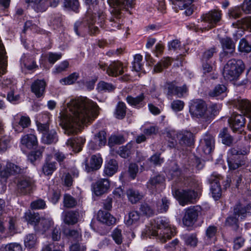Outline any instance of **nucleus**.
I'll return each mask as SVG.
<instances>
[{
	"mask_svg": "<svg viewBox=\"0 0 251 251\" xmlns=\"http://www.w3.org/2000/svg\"><path fill=\"white\" fill-rule=\"evenodd\" d=\"M114 88L115 87L112 84L104 81L100 82L97 86V89L99 91H110L114 90Z\"/></svg>",
	"mask_w": 251,
	"mask_h": 251,
	"instance_id": "nucleus-56",
	"label": "nucleus"
},
{
	"mask_svg": "<svg viewBox=\"0 0 251 251\" xmlns=\"http://www.w3.org/2000/svg\"><path fill=\"white\" fill-rule=\"evenodd\" d=\"M24 219L28 224L34 226L36 231L43 234L46 233L53 224L50 217L41 218L38 213H32L30 211L25 213Z\"/></svg>",
	"mask_w": 251,
	"mask_h": 251,
	"instance_id": "nucleus-3",
	"label": "nucleus"
},
{
	"mask_svg": "<svg viewBox=\"0 0 251 251\" xmlns=\"http://www.w3.org/2000/svg\"><path fill=\"white\" fill-rule=\"evenodd\" d=\"M164 181V176L161 175L156 176L152 177L147 183V187L151 191H153L154 190L157 189L162 186Z\"/></svg>",
	"mask_w": 251,
	"mask_h": 251,
	"instance_id": "nucleus-32",
	"label": "nucleus"
},
{
	"mask_svg": "<svg viewBox=\"0 0 251 251\" xmlns=\"http://www.w3.org/2000/svg\"><path fill=\"white\" fill-rule=\"evenodd\" d=\"M94 140L96 143L98 144L101 148L104 146L106 143V133L104 131H100L95 135Z\"/></svg>",
	"mask_w": 251,
	"mask_h": 251,
	"instance_id": "nucleus-46",
	"label": "nucleus"
},
{
	"mask_svg": "<svg viewBox=\"0 0 251 251\" xmlns=\"http://www.w3.org/2000/svg\"><path fill=\"white\" fill-rule=\"evenodd\" d=\"M232 25L235 26V27H237L239 29L235 34L236 37H241L243 34V30L248 28L251 29V18L250 17H246L241 21H238L237 24H233Z\"/></svg>",
	"mask_w": 251,
	"mask_h": 251,
	"instance_id": "nucleus-24",
	"label": "nucleus"
},
{
	"mask_svg": "<svg viewBox=\"0 0 251 251\" xmlns=\"http://www.w3.org/2000/svg\"><path fill=\"white\" fill-rule=\"evenodd\" d=\"M181 238L184 240L185 243L190 246L195 247L198 243V239L194 234H184L181 235Z\"/></svg>",
	"mask_w": 251,
	"mask_h": 251,
	"instance_id": "nucleus-40",
	"label": "nucleus"
},
{
	"mask_svg": "<svg viewBox=\"0 0 251 251\" xmlns=\"http://www.w3.org/2000/svg\"><path fill=\"white\" fill-rule=\"evenodd\" d=\"M139 219V213L137 211H132L129 213L127 217H126L125 222L128 226L136 225L138 223Z\"/></svg>",
	"mask_w": 251,
	"mask_h": 251,
	"instance_id": "nucleus-36",
	"label": "nucleus"
},
{
	"mask_svg": "<svg viewBox=\"0 0 251 251\" xmlns=\"http://www.w3.org/2000/svg\"><path fill=\"white\" fill-rule=\"evenodd\" d=\"M68 66L69 62L66 60L63 61L55 66L52 72L54 74L60 73L65 71Z\"/></svg>",
	"mask_w": 251,
	"mask_h": 251,
	"instance_id": "nucleus-58",
	"label": "nucleus"
},
{
	"mask_svg": "<svg viewBox=\"0 0 251 251\" xmlns=\"http://www.w3.org/2000/svg\"><path fill=\"white\" fill-rule=\"evenodd\" d=\"M201 211V207L199 205L190 206L186 209L182 219L183 224L187 226H192L196 222Z\"/></svg>",
	"mask_w": 251,
	"mask_h": 251,
	"instance_id": "nucleus-10",
	"label": "nucleus"
},
{
	"mask_svg": "<svg viewBox=\"0 0 251 251\" xmlns=\"http://www.w3.org/2000/svg\"><path fill=\"white\" fill-rule=\"evenodd\" d=\"M64 3L66 7L69 8L74 11L77 8L79 5L77 0H64Z\"/></svg>",
	"mask_w": 251,
	"mask_h": 251,
	"instance_id": "nucleus-63",
	"label": "nucleus"
},
{
	"mask_svg": "<svg viewBox=\"0 0 251 251\" xmlns=\"http://www.w3.org/2000/svg\"><path fill=\"white\" fill-rule=\"evenodd\" d=\"M97 219L100 222L107 225H112L115 223L116 219L109 212L102 210H99Z\"/></svg>",
	"mask_w": 251,
	"mask_h": 251,
	"instance_id": "nucleus-31",
	"label": "nucleus"
},
{
	"mask_svg": "<svg viewBox=\"0 0 251 251\" xmlns=\"http://www.w3.org/2000/svg\"><path fill=\"white\" fill-rule=\"evenodd\" d=\"M220 43L223 50V52L221 54V57L231 54L234 52L235 44L230 38H223L220 40Z\"/></svg>",
	"mask_w": 251,
	"mask_h": 251,
	"instance_id": "nucleus-19",
	"label": "nucleus"
},
{
	"mask_svg": "<svg viewBox=\"0 0 251 251\" xmlns=\"http://www.w3.org/2000/svg\"><path fill=\"white\" fill-rule=\"evenodd\" d=\"M47 153L51 154L52 158L55 156L56 160L58 162L63 161L65 158V155L59 151L55 150L54 148H50L48 149Z\"/></svg>",
	"mask_w": 251,
	"mask_h": 251,
	"instance_id": "nucleus-48",
	"label": "nucleus"
},
{
	"mask_svg": "<svg viewBox=\"0 0 251 251\" xmlns=\"http://www.w3.org/2000/svg\"><path fill=\"white\" fill-rule=\"evenodd\" d=\"M85 142V139L83 137H79L76 139H69L66 142L67 146L74 152H79L81 150L82 146Z\"/></svg>",
	"mask_w": 251,
	"mask_h": 251,
	"instance_id": "nucleus-30",
	"label": "nucleus"
},
{
	"mask_svg": "<svg viewBox=\"0 0 251 251\" xmlns=\"http://www.w3.org/2000/svg\"><path fill=\"white\" fill-rule=\"evenodd\" d=\"M18 117L17 115L15 117V122L13 126L15 131L20 132L23 128L27 127L30 125V119L27 116H21L19 118Z\"/></svg>",
	"mask_w": 251,
	"mask_h": 251,
	"instance_id": "nucleus-21",
	"label": "nucleus"
},
{
	"mask_svg": "<svg viewBox=\"0 0 251 251\" xmlns=\"http://www.w3.org/2000/svg\"><path fill=\"white\" fill-rule=\"evenodd\" d=\"M64 221L67 224H75L77 222L78 214L76 212L69 211L64 213Z\"/></svg>",
	"mask_w": 251,
	"mask_h": 251,
	"instance_id": "nucleus-38",
	"label": "nucleus"
},
{
	"mask_svg": "<svg viewBox=\"0 0 251 251\" xmlns=\"http://www.w3.org/2000/svg\"><path fill=\"white\" fill-rule=\"evenodd\" d=\"M36 125L38 131L42 132V134H43L44 133H47L50 131L49 130V126L48 123L37 122Z\"/></svg>",
	"mask_w": 251,
	"mask_h": 251,
	"instance_id": "nucleus-64",
	"label": "nucleus"
},
{
	"mask_svg": "<svg viewBox=\"0 0 251 251\" xmlns=\"http://www.w3.org/2000/svg\"><path fill=\"white\" fill-rule=\"evenodd\" d=\"M52 156L49 153H47L45 162L42 167V172L45 175L51 176L56 170V163L52 162Z\"/></svg>",
	"mask_w": 251,
	"mask_h": 251,
	"instance_id": "nucleus-23",
	"label": "nucleus"
},
{
	"mask_svg": "<svg viewBox=\"0 0 251 251\" xmlns=\"http://www.w3.org/2000/svg\"><path fill=\"white\" fill-rule=\"evenodd\" d=\"M173 5L176 6V8L180 9L186 8L188 5L192 3L190 0H171Z\"/></svg>",
	"mask_w": 251,
	"mask_h": 251,
	"instance_id": "nucleus-51",
	"label": "nucleus"
},
{
	"mask_svg": "<svg viewBox=\"0 0 251 251\" xmlns=\"http://www.w3.org/2000/svg\"><path fill=\"white\" fill-rule=\"evenodd\" d=\"M170 64L171 60L169 57L164 58L154 67V71L157 73L160 72Z\"/></svg>",
	"mask_w": 251,
	"mask_h": 251,
	"instance_id": "nucleus-50",
	"label": "nucleus"
},
{
	"mask_svg": "<svg viewBox=\"0 0 251 251\" xmlns=\"http://www.w3.org/2000/svg\"><path fill=\"white\" fill-rule=\"evenodd\" d=\"M78 77L79 74L78 73H73L67 77L60 79L59 82L63 85H71L76 81Z\"/></svg>",
	"mask_w": 251,
	"mask_h": 251,
	"instance_id": "nucleus-39",
	"label": "nucleus"
},
{
	"mask_svg": "<svg viewBox=\"0 0 251 251\" xmlns=\"http://www.w3.org/2000/svg\"><path fill=\"white\" fill-rule=\"evenodd\" d=\"M176 233L175 227L170 224L165 217L157 218L146 226L142 232L141 237H156L162 242H165Z\"/></svg>",
	"mask_w": 251,
	"mask_h": 251,
	"instance_id": "nucleus-2",
	"label": "nucleus"
},
{
	"mask_svg": "<svg viewBox=\"0 0 251 251\" xmlns=\"http://www.w3.org/2000/svg\"><path fill=\"white\" fill-rule=\"evenodd\" d=\"M210 95L217 97V99H222L226 96V87L224 85H218L210 93Z\"/></svg>",
	"mask_w": 251,
	"mask_h": 251,
	"instance_id": "nucleus-35",
	"label": "nucleus"
},
{
	"mask_svg": "<svg viewBox=\"0 0 251 251\" xmlns=\"http://www.w3.org/2000/svg\"><path fill=\"white\" fill-rule=\"evenodd\" d=\"M131 144V143H129L126 146L120 147L117 153L123 158L128 157L132 152Z\"/></svg>",
	"mask_w": 251,
	"mask_h": 251,
	"instance_id": "nucleus-41",
	"label": "nucleus"
},
{
	"mask_svg": "<svg viewBox=\"0 0 251 251\" xmlns=\"http://www.w3.org/2000/svg\"><path fill=\"white\" fill-rule=\"evenodd\" d=\"M172 193L174 197L182 206L192 203L197 195L194 191L190 189H176L173 190Z\"/></svg>",
	"mask_w": 251,
	"mask_h": 251,
	"instance_id": "nucleus-8",
	"label": "nucleus"
},
{
	"mask_svg": "<svg viewBox=\"0 0 251 251\" xmlns=\"http://www.w3.org/2000/svg\"><path fill=\"white\" fill-rule=\"evenodd\" d=\"M126 113V106L125 103L119 102L116 108L115 116L117 118L122 119L123 118Z\"/></svg>",
	"mask_w": 251,
	"mask_h": 251,
	"instance_id": "nucleus-44",
	"label": "nucleus"
},
{
	"mask_svg": "<svg viewBox=\"0 0 251 251\" xmlns=\"http://www.w3.org/2000/svg\"><path fill=\"white\" fill-rule=\"evenodd\" d=\"M64 205L68 208L73 207L76 204V201L71 196L66 194L64 197Z\"/></svg>",
	"mask_w": 251,
	"mask_h": 251,
	"instance_id": "nucleus-53",
	"label": "nucleus"
},
{
	"mask_svg": "<svg viewBox=\"0 0 251 251\" xmlns=\"http://www.w3.org/2000/svg\"><path fill=\"white\" fill-rule=\"evenodd\" d=\"M184 102L180 100H174L171 103V107L176 112L180 111L183 109Z\"/></svg>",
	"mask_w": 251,
	"mask_h": 251,
	"instance_id": "nucleus-61",
	"label": "nucleus"
},
{
	"mask_svg": "<svg viewBox=\"0 0 251 251\" xmlns=\"http://www.w3.org/2000/svg\"><path fill=\"white\" fill-rule=\"evenodd\" d=\"M170 204V202L167 198H163L161 201L157 204V210L159 212L163 213L167 211Z\"/></svg>",
	"mask_w": 251,
	"mask_h": 251,
	"instance_id": "nucleus-47",
	"label": "nucleus"
},
{
	"mask_svg": "<svg viewBox=\"0 0 251 251\" xmlns=\"http://www.w3.org/2000/svg\"><path fill=\"white\" fill-rule=\"evenodd\" d=\"M4 165L3 161H0V181H4L6 178L11 175H14L20 173L21 169L18 166L8 162L6 167L2 168Z\"/></svg>",
	"mask_w": 251,
	"mask_h": 251,
	"instance_id": "nucleus-12",
	"label": "nucleus"
},
{
	"mask_svg": "<svg viewBox=\"0 0 251 251\" xmlns=\"http://www.w3.org/2000/svg\"><path fill=\"white\" fill-rule=\"evenodd\" d=\"M132 1V0H107V2L112 9L111 12L115 15L116 20L121 9L126 5L131 6Z\"/></svg>",
	"mask_w": 251,
	"mask_h": 251,
	"instance_id": "nucleus-15",
	"label": "nucleus"
},
{
	"mask_svg": "<svg viewBox=\"0 0 251 251\" xmlns=\"http://www.w3.org/2000/svg\"><path fill=\"white\" fill-rule=\"evenodd\" d=\"M102 164V159L100 154L93 155L89 161L85 162V170L87 172L99 169Z\"/></svg>",
	"mask_w": 251,
	"mask_h": 251,
	"instance_id": "nucleus-16",
	"label": "nucleus"
},
{
	"mask_svg": "<svg viewBox=\"0 0 251 251\" xmlns=\"http://www.w3.org/2000/svg\"><path fill=\"white\" fill-rule=\"evenodd\" d=\"M238 50L240 52H249L251 51V45L249 44L245 39H242L239 42Z\"/></svg>",
	"mask_w": 251,
	"mask_h": 251,
	"instance_id": "nucleus-54",
	"label": "nucleus"
},
{
	"mask_svg": "<svg viewBox=\"0 0 251 251\" xmlns=\"http://www.w3.org/2000/svg\"><path fill=\"white\" fill-rule=\"evenodd\" d=\"M25 246L29 249L34 248L38 244L37 237L33 234H29L24 239Z\"/></svg>",
	"mask_w": 251,
	"mask_h": 251,
	"instance_id": "nucleus-37",
	"label": "nucleus"
},
{
	"mask_svg": "<svg viewBox=\"0 0 251 251\" xmlns=\"http://www.w3.org/2000/svg\"><path fill=\"white\" fill-rule=\"evenodd\" d=\"M118 168L117 161L115 160L110 159L106 163L103 172L106 176H111L117 172Z\"/></svg>",
	"mask_w": 251,
	"mask_h": 251,
	"instance_id": "nucleus-33",
	"label": "nucleus"
},
{
	"mask_svg": "<svg viewBox=\"0 0 251 251\" xmlns=\"http://www.w3.org/2000/svg\"><path fill=\"white\" fill-rule=\"evenodd\" d=\"M245 118L240 114H233L228 120L230 127L233 131L240 129L245 125Z\"/></svg>",
	"mask_w": 251,
	"mask_h": 251,
	"instance_id": "nucleus-20",
	"label": "nucleus"
},
{
	"mask_svg": "<svg viewBox=\"0 0 251 251\" xmlns=\"http://www.w3.org/2000/svg\"><path fill=\"white\" fill-rule=\"evenodd\" d=\"M169 90L171 92L177 96L178 97H181L186 95L187 93V88L186 85H183L182 87L175 86L172 88L169 87Z\"/></svg>",
	"mask_w": 251,
	"mask_h": 251,
	"instance_id": "nucleus-42",
	"label": "nucleus"
},
{
	"mask_svg": "<svg viewBox=\"0 0 251 251\" xmlns=\"http://www.w3.org/2000/svg\"><path fill=\"white\" fill-rule=\"evenodd\" d=\"M106 72L109 75L116 76L122 75L123 72V67L119 61L112 62L107 68Z\"/></svg>",
	"mask_w": 251,
	"mask_h": 251,
	"instance_id": "nucleus-29",
	"label": "nucleus"
},
{
	"mask_svg": "<svg viewBox=\"0 0 251 251\" xmlns=\"http://www.w3.org/2000/svg\"><path fill=\"white\" fill-rule=\"evenodd\" d=\"M60 196V192L58 190L51 191L49 195L48 198L49 200L53 203L55 204L59 200Z\"/></svg>",
	"mask_w": 251,
	"mask_h": 251,
	"instance_id": "nucleus-60",
	"label": "nucleus"
},
{
	"mask_svg": "<svg viewBox=\"0 0 251 251\" xmlns=\"http://www.w3.org/2000/svg\"><path fill=\"white\" fill-rule=\"evenodd\" d=\"M46 83L44 80H37L31 86V91L37 98L43 96Z\"/></svg>",
	"mask_w": 251,
	"mask_h": 251,
	"instance_id": "nucleus-25",
	"label": "nucleus"
},
{
	"mask_svg": "<svg viewBox=\"0 0 251 251\" xmlns=\"http://www.w3.org/2000/svg\"><path fill=\"white\" fill-rule=\"evenodd\" d=\"M56 133L54 129H51L47 133H44L42 136V141L45 144H51L57 141Z\"/></svg>",
	"mask_w": 251,
	"mask_h": 251,
	"instance_id": "nucleus-34",
	"label": "nucleus"
},
{
	"mask_svg": "<svg viewBox=\"0 0 251 251\" xmlns=\"http://www.w3.org/2000/svg\"><path fill=\"white\" fill-rule=\"evenodd\" d=\"M127 196L129 201L132 203H136L141 199L142 197L138 191L132 189H129L127 191Z\"/></svg>",
	"mask_w": 251,
	"mask_h": 251,
	"instance_id": "nucleus-45",
	"label": "nucleus"
},
{
	"mask_svg": "<svg viewBox=\"0 0 251 251\" xmlns=\"http://www.w3.org/2000/svg\"><path fill=\"white\" fill-rule=\"evenodd\" d=\"M112 237L115 243L117 244H121L123 241L121 230L116 228L114 230L112 234Z\"/></svg>",
	"mask_w": 251,
	"mask_h": 251,
	"instance_id": "nucleus-59",
	"label": "nucleus"
},
{
	"mask_svg": "<svg viewBox=\"0 0 251 251\" xmlns=\"http://www.w3.org/2000/svg\"><path fill=\"white\" fill-rule=\"evenodd\" d=\"M214 139L210 135H205L203 140L201 141L200 147L204 153L208 154L211 153L214 148Z\"/></svg>",
	"mask_w": 251,
	"mask_h": 251,
	"instance_id": "nucleus-22",
	"label": "nucleus"
},
{
	"mask_svg": "<svg viewBox=\"0 0 251 251\" xmlns=\"http://www.w3.org/2000/svg\"><path fill=\"white\" fill-rule=\"evenodd\" d=\"M22 149L24 148L31 149L37 145V139L34 135V131L31 130L29 133L22 136L21 139Z\"/></svg>",
	"mask_w": 251,
	"mask_h": 251,
	"instance_id": "nucleus-17",
	"label": "nucleus"
},
{
	"mask_svg": "<svg viewBox=\"0 0 251 251\" xmlns=\"http://www.w3.org/2000/svg\"><path fill=\"white\" fill-rule=\"evenodd\" d=\"M33 181L29 177L23 178L18 183V188L21 193L26 194L29 193L32 187Z\"/></svg>",
	"mask_w": 251,
	"mask_h": 251,
	"instance_id": "nucleus-28",
	"label": "nucleus"
},
{
	"mask_svg": "<svg viewBox=\"0 0 251 251\" xmlns=\"http://www.w3.org/2000/svg\"><path fill=\"white\" fill-rule=\"evenodd\" d=\"M243 64L241 60L231 59L224 66L223 75L226 81L237 80L243 71Z\"/></svg>",
	"mask_w": 251,
	"mask_h": 251,
	"instance_id": "nucleus-5",
	"label": "nucleus"
},
{
	"mask_svg": "<svg viewBox=\"0 0 251 251\" xmlns=\"http://www.w3.org/2000/svg\"><path fill=\"white\" fill-rule=\"evenodd\" d=\"M219 138L222 142L226 145H230L232 142V138L227 133L226 128H224L219 134Z\"/></svg>",
	"mask_w": 251,
	"mask_h": 251,
	"instance_id": "nucleus-43",
	"label": "nucleus"
},
{
	"mask_svg": "<svg viewBox=\"0 0 251 251\" xmlns=\"http://www.w3.org/2000/svg\"><path fill=\"white\" fill-rule=\"evenodd\" d=\"M221 109V106L220 104H213L209 108H208L210 115L209 120L213 118V116L217 115Z\"/></svg>",
	"mask_w": 251,
	"mask_h": 251,
	"instance_id": "nucleus-62",
	"label": "nucleus"
},
{
	"mask_svg": "<svg viewBox=\"0 0 251 251\" xmlns=\"http://www.w3.org/2000/svg\"><path fill=\"white\" fill-rule=\"evenodd\" d=\"M251 213V204H248L246 206L241 204H238L234 208L233 215L234 217L229 216L226 220V225L233 226L234 228L238 227V219L237 216L240 219H243Z\"/></svg>",
	"mask_w": 251,
	"mask_h": 251,
	"instance_id": "nucleus-6",
	"label": "nucleus"
},
{
	"mask_svg": "<svg viewBox=\"0 0 251 251\" xmlns=\"http://www.w3.org/2000/svg\"><path fill=\"white\" fill-rule=\"evenodd\" d=\"M175 136L180 144H184L188 146L191 145L193 143V134L191 132L187 130L182 131L177 133L172 131L168 134V142L167 145L170 148L174 147L176 142Z\"/></svg>",
	"mask_w": 251,
	"mask_h": 251,
	"instance_id": "nucleus-7",
	"label": "nucleus"
},
{
	"mask_svg": "<svg viewBox=\"0 0 251 251\" xmlns=\"http://www.w3.org/2000/svg\"><path fill=\"white\" fill-rule=\"evenodd\" d=\"M222 13L220 10L214 9L209 11L202 17L203 22L207 24V27L203 28H207L208 29L215 26L220 21Z\"/></svg>",
	"mask_w": 251,
	"mask_h": 251,
	"instance_id": "nucleus-13",
	"label": "nucleus"
},
{
	"mask_svg": "<svg viewBox=\"0 0 251 251\" xmlns=\"http://www.w3.org/2000/svg\"><path fill=\"white\" fill-rule=\"evenodd\" d=\"M125 142V140L122 135H112L109 139L108 144L110 147L114 144H120Z\"/></svg>",
	"mask_w": 251,
	"mask_h": 251,
	"instance_id": "nucleus-55",
	"label": "nucleus"
},
{
	"mask_svg": "<svg viewBox=\"0 0 251 251\" xmlns=\"http://www.w3.org/2000/svg\"><path fill=\"white\" fill-rule=\"evenodd\" d=\"M189 112L193 118L205 122L209 120V111L206 103L202 100H191L189 102Z\"/></svg>",
	"mask_w": 251,
	"mask_h": 251,
	"instance_id": "nucleus-4",
	"label": "nucleus"
},
{
	"mask_svg": "<svg viewBox=\"0 0 251 251\" xmlns=\"http://www.w3.org/2000/svg\"><path fill=\"white\" fill-rule=\"evenodd\" d=\"M232 104L249 118L250 121L248 127L251 130V102L248 100L240 99L237 100H233Z\"/></svg>",
	"mask_w": 251,
	"mask_h": 251,
	"instance_id": "nucleus-11",
	"label": "nucleus"
},
{
	"mask_svg": "<svg viewBox=\"0 0 251 251\" xmlns=\"http://www.w3.org/2000/svg\"><path fill=\"white\" fill-rule=\"evenodd\" d=\"M21 62L22 66H24L28 70H32L36 66L34 61L29 59L25 55L22 56Z\"/></svg>",
	"mask_w": 251,
	"mask_h": 251,
	"instance_id": "nucleus-52",
	"label": "nucleus"
},
{
	"mask_svg": "<svg viewBox=\"0 0 251 251\" xmlns=\"http://www.w3.org/2000/svg\"><path fill=\"white\" fill-rule=\"evenodd\" d=\"M60 113V125L68 135L76 133L77 126L86 125L98 115L97 104L86 97L72 99Z\"/></svg>",
	"mask_w": 251,
	"mask_h": 251,
	"instance_id": "nucleus-1",
	"label": "nucleus"
},
{
	"mask_svg": "<svg viewBox=\"0 0 251 251\" xmlns=\"http://www.w3.org/2000/svg\"><path fill=\"white\" fill-rule=\"evenodd\" d=\"M237 159V156H233L231 159L228 157L227 162L229 169L235 170L241 165V163L239 162Z\"/></svg>",
	"mask_w": 251,
	"mask_h": 251,
	"instance_id": "nucleus-57",
	"label": "nucleus"
},
{
	"mask_svg": "<svg viewBox=\"0 0 251 251\" xmlns=\"http://www.w3.org/2000/svg\"><path fill=\"white\" fill-rule=\"evenodd\" d=\"M105 15L102 9H99L97 5L94 8V11L91 17V23L89 24V29L92 34L96 33L99 30L98 27L93 25V24L97 23L100 26H102L105 20Z\"/></svg>",
	"mask_w": 251,
	"mask_h": 251,
	"instance_id": "nucleus-9",
	"label": "nucleus"
},
{
	"mask_svg": "<svg viewBox=\"0 0 251 251\" xmlns=\"http://www.w3.org/2000/svg\"><path fill=\"white\" fill-rule=\"evenodd\" d=\"M58 2L59 0H38L35 11L37 12L45 11L50 5L54 7L58 5Z\"/></svg>",
	"mask_w": 251,
	"mask_h": 251,
	"instance_id": "nucleus-27",
	"label": "nucleus"
},
{
	"mask_svg": "<svg viewBox=\"0 0 251 251\" xmlns=\"http://www.w3.org/2000/svg\"><path fill=\"white\" fill-rule=\"evenodd\" d=\"M5 251H23L22 247L20 244L17 243H11L1 247Z\"/></svg>",
	"mask_w": 251,
	"mask_h": 251,
	"instance_id": "nucleus-49",
	"label": "nucleus"
},
{
	"mask_svg": "<svg viewBox=\"0 0 251 251\" xmlns=\"http://www.w3.org/2000/svg\"><path fill=\"white\" fill-rule=\"evenodd\" d=\"M126 101L131 106L137 108L142 107L146 104V98L143 94L136 97L128 96Z\"/></svg>",
	"mask_w": 251,
	"mask_h": 251,
	"instance_id": "nucleus-26",
	"label": "nucleus"
},
{
	"mask_svg": "<svg viewBox=\"0 0 251 251\" xmlns=\"http://www.w3.org/2000/svg\"><path fill=\"white\" fill-rule=\"evenodd\" d=\"M110 187L108 179H100L93 186V191L97 196H100L107 192Z\"/></svg>",
	"mask_w": 251,
	"mask_h": 251,
	"instance_id": "nucleus-18",
	"label": "nucleus"
},
{
	"mask_svg": "<svg viewBox=\"0 0 251 251\" xmlns=\"http://www.w3.org/2000/svg\"><path fill=\"white\" fill-rule=\"evenodd\" d=\"M221 176L218 174L214 173L210 177L211 192L212 197L215 200L219 199L222 195L220 180Z\"/></svg>",
	"mask_w": 251,
	"mask_h": 251,
	"instance_id": "nucleus-14",
	"label": "nucleus"
}]
</instances>
